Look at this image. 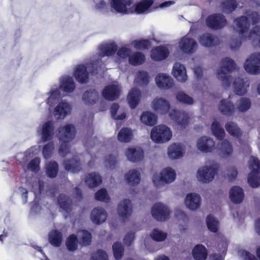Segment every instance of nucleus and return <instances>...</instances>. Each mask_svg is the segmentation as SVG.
<instances>
[{"mask_svg": "<svg viewBox=\"0 0 260 260\" xmlns=\"http://www.w3.org/2000/svg\"><path fill=\"white\" fill-rule=\"evenodd\" d=\"M259 20V15L252 11L248 12L246 16L234 20L233 26L239 34V41L235 45L234 41L231 42L232 48L236 49L240 46L242 42L246 41H250L254 47L260 48V26L249 29L250 23L254 24Z\"/></svg>", "mask_w": 260, "mask_h": 260, "instance_id": "1", "label": "nucleus"}, {"mask_svg": "<svg viewBox=\"0 0 260 260\" xmlns=\"http://www.w3.org/2000/svg\"><path fill=\"white\" fill-rule=\"evenodd\" d=\"M235 65L232 59L225 58L221 61L215 75L223 88L232 89L237 95H243L246 93L249 83L246 79L236 78L231 75Z\"/></svg>", "mask_w": 260, "mask_h": 260, "instance_id": "2", "label": "nucleus"}, {"mask_svg": "<svg viewBox=\"0 0 260 260\" xmlns=\"http://www.w3.org/2000/svg\"><path fill=\"white\" fill-rule=\"evenodd\" d=\"M152 109L157 113L165 115L168 113L170 118L176 121L181 128H185L190 122L188 114L170 108L168 101L164 98H155L151 102Z\"/></svg>", "mask_w": 260, "mask_h": 260, "instance_id": "3", "label": "nucleus"}, {"mask_svg": "<svg viewBox=\"0 0 260 260\" xmlns=\"http://www.w3.org/2000/svg\"><path fill=\"white\" fill-rule=\"evenodd\" d=\"M75 88V83L72 77L64 76L60 79V85L58 87L56 85H53L50 91L46 94V99L40 106L41 111L47 110L50 111L51 108L55 103L61 97L60 90L68 93L72 92Z\"/></svg>", "mask_w": 260, "mask_h": 260, "instance_id": "4", "label": "nucleus"}, {"mask_svg": "<svg viewBox=\"0 0 260 260\" xmlns=\"http://www.w3.org/2000/svg\"><path fill=\"white\" fill-rule=\"evenodd\" d=\"M153 0H141L134 4L133 0H112L111 7L117 12L129 14H147L151 12Z\"/></svg>", "mask_w": 260, "mask_h": 260, "instance_id": "5", "label": "nucleus"}, {"mask_svg": "<svg viewBox=\"0 0 260 260\" xmlns=\"http://www.w3.org/2000/svg\"><path fill=\"white\" fill-rule=\"evenodd\" d=\"M218 165L214 162H209L200 167L196 173L198 181L204 184L211 182L217 173Z\"/></svg>", "mask_w": 260, "mask_h": 260, "instance_id": "6", "label": "nucleus"}, {"mask_svg": "<svg viewBox=\"0 0 260 260\" xmlns=\"http://www.w3.org/2000/svg\"><path fill=\"white\" fill-rule=\"evenodd\" d=\"M172 136L171 128L165 124L155 126L150 131L151 140L157 144L166 143L171 140Z\"/></svg>", "mask_w": 260, "mask_h": 260, "instance_id": "7", "label": "nucleus"}, {"mask_svg": "<svg viewBox=\"0 0 260 260\" xmlns=\"http://www.w3.org/2000/svg\"><path fill=\"white\" fill-rule=\"evenodd\" d=\"M176 178L175 170L172 167H167L163 168L160 172L154 174L152 179L154 185L156 187L160 188L166 184L173 182Z\"/></svg>", "mask_w": 260, "mask_h": 260, "instance_id": "8", "label": "nucleus"}, {"mask_svg": "<svg viewBox=\"0 0 260 260\" xmlns=\"http://www.w3.org/2000/svg\"><path fill=\"white\" fill-rule=\"evenodd\" d=\"M75 128L72 124H67L59 129L60 145L59 148L60 155L64 156L69 151L68 142L75 136Z\"/></svg>", "mask_w": 260, "mask_h": 260, "instance_id": "9", "label": "nucleus"}, {"mask_svg": "<svg viewBox=\"0 0 260 260\" xmlns=\"http://www.w3.org/2000/svg\"><path fill=\"white\" fill-rule=\"evenodd\" d=\"M77 237L82 246H85L89 244L91 238L90 234L86 231H80L77 233V236L72 234L67 238L66 246L69 250L73 251L77 249L78 244Z\"/></svg>", "mask_w": 260, "mask_h": 260, "instance_id": "10", "label": "nucleus"}, {"mask_svg": "<svg viewBox=\"0 0 260 260\" xmlns=\"http://www.w3.org/2000/svg\"><path fill=\"white\" fill-rule=\"evenodd\" d=\"M248 166L250 170L248 177V182L250 186L257 187L260 186V161L253 156L250 157Z\"/></svg>", "mask_w": 260, "mask_h": 260, "instance_id": "11", "label": "nucleus"}, {"mask_svg": "<svg viewBox=\"0 0 260 260\" xmlns=\"http://www.w3.org/2000/svg\"><path fill=\"white\" fill-rule=\"evenodd\" d=\"M172 211L166 204L158 202L154 204L151 209L152 217L159 221H166L171 218Z\"/></svg>", "mask_w": 260, "mask_h": 260, "instance_id": "12", "label": "nucleus"}, {"mask_svg": "<svg viewBox=\"0 0 260 260\" xmlns=\"http://www.w3.org/2000/svg\"><path fill=\"white\" fill-rule=\"evenodd\" d=\"M243 67L251 75L260 74V52L251 54L245 60Z\"/></svg>", "mask_w": 260, "mask_h": 260, "instance_id": "13", "label": "nucleus"}, {"mask_svg": "<svg viewBox=\"0 0 260 260\" xmlns=\"http://www.w3.org/2000/svg\"><path fill=\"white\" fill-rule=\"evenodd\" d=\"M197 42L189 35H186L182 38L178 42V47L182 53L191 54L195 52L197 48Z\"/></svg>", "mask_w": 260, "mask_h": 260, "instance_id": "14", "label": "nucleus"}, {"mask_svg": "<svg viewBox=\"0 0 260 260\" xmlns=\"http://www.w3.org/2000/svg\"><path fill=\"white\" fill-rule=\"evenodd\" d=\"M185 154V147L180 143H173L168 146L167 154L171 160L181 159Z\"/></svg>", "mask_w": 260, "mask_h": 260, "instance_id": "15", "label": "nucleus"}, {"mask_svg": "<svg viewBox=\"0 0 260 260\" xmlns=\"http://www.w3.org/2000/svg\"><path fill=\"white\" fill-rule=\"evenodd\" d=\"M124 153L127 159L133 162L141 161L144 158L142 149L138 146H129L125 149Z\"/></svg>", "mask_w": 260, "mask_h": 260, "instance_id": "16", "label": "nucleus"}, {"mask_svg": "<svg viewBox=\"0 0 260 260\" xmlns=\"http://www.w3.org/2000/svg\"><path fill=\"white\" fill-rule=\"evenodd\" d=\"M202 203V198L200 194L191 192L187 193L184 200V204L186 208L191 211L198 210Z\"/></svg>", "mask_w": 260, "mask_h": 260, "instance_id": "17", "label": "nucleus"}, {"mask_svg": "<svg viewBox=\"0 0 260 260\" xmlns=\"http://www.w3.org/2000/svg\"><path fill=\"white\" fill-rule=\"evenodd\" d=\"M172 49V46L171 45L155 47L150 51V57L155 61L164 60L168 56Z\"/></svg>", "mask_w": 260, "mask_h": 260, "instance_id": "18", "label": "nucleus"}, {"mask_svg": "<svg viewBox=\"0 0 260 260\" xmlns=\"http://www.w3.org/2000/svg\"><path fill=\"white\" fill-rule=\"evenodd\" d=\"M120 92V87L118 82L115 81L106 86L103 90V96L109 101H113L118 98Z\"/></svg>", "mask_w": 260, "mask_h": 260, "instance_id": "19", "label": "nucleus"}, {"mask_svg": "<svg viewBox=\"0 0 260 260\" xmlns=\"http://www.w3.org/2000/svg\"><path fill=\"white\" fill-rule=\"evenodd\" d=\"M155 82L157 87L163 90L170 89L174 84L172 77L169 75L163 73H159L155 76Z\"/></svg>", "mask_w": 260, "mask_h": 260, "instance_id": "20", "label": "nucleus"}, {"mask_svg": "<svg viewBox=\"0 0 260 260\" xmlns=\"http://www.w3.org/2000/svg\"><path fill=\"white\" fill-rule=\"evenodd\" d=\"M93 68L92 64H79L74 69V76L76 80L80 83L87 82L88 79V73L87 70L90 71V68Z\"/></svg>", "mask_w": 260, "mask_h": 260, "instance_id": "21", "label": "nucleus"}, {"mask_svg": "<svg viewBox=\"0 0 260 260\" xmlns=\"http://www.w3.org/2000/svg\"><path fill=\"white\" fill-rule=\"evenodd\" d=\"M206 23L210 28L217 29L224 27L226 24V20L222 14H213L208 17Z\"/></svg>", "mask_w": 260, "mask_h": 260, "instance_id": "22", "label": "nucleus"}, {"mask_svg": "<svg viewBox=\"0 0 260 260\" xmlns=\"http://www.w3.org/2000/svg\"><path fill=\"white\" fill-rule=\"evenodd\" d=\"M172 75L180 83H184L188 79L187 71L184 64L179 62H176L174 64L172 72Z\"/></svg>", "mask_w": 260, "mask_h": 260, "instance_id": "23", "label": "nucleus"}, {"mask_svg": "<svg viewBox=\"0 0 260 260\" xmlns=\"http://www.w3.org/2000/svg\"><path fill=\"white\" fill-rule=\"evenodd\" d=\"M72 110V105L66 102H59L54 110V115L57 119H63L67 115L70 114Z\"/></svg>", "mask_w": 260, "mask_h": 260, "instance_id": "24", "label": "nucleus"}, {"mask_svg": "<svg viewBox=\"0 0 260 260\" xmlns=\"http://www.w3.org/2000/svg\"><path fill=\"white\" fill-rule=\"evenodd\" d=\"M53 129V122L48 121L41 125L38 127L37 132L39 135L42 136V140L47 141L52 139Z\"/></svg>", "mask_w": 260, "mask_h": 260, "instance_id": "25", "label": "nucleus"}, {"mask_svg": "<svg viewBox=\"0 0 260 260\" xmlns=\"http://www.w3.org/2000/svg\"><path fill=\"white\" fill-rule=\"evenodd\" d=\"M141 93L139 88L133 87L131 89L127 95V103L132 109H135L139 104Z\"/></svg>", "mask_w": 260, "mask_h": 260, "instance_id": "26", "label": "nucleus"}, {"mask_svg": "<svg viewBox=\"0 0 260 260\" xmlns=\"http://www.w3.org/2000/svg\"><path fill=\"white\" fill-rule=\"evenodd\" d=\"M229 197L230 201L233 203H241L244 198L243 189L239 186L232 187L229 192Z\"/></svg>", "mask_w": 260, "mask_h": 260, "instance_id": "27", "label": "nucleus"}, {"mask_svg": "<svg viewBox=\"0 0 260 260\" xmlns=\"http://www.w3.org/2000/svg\"><path fill=\"white\" fill-rule=\"evenodd\" d=\"M215 146V142L213 139L207 137H202L198 139L197 143L198 149L204 152L211 151Z\"/></svg>", "mask_w": 260, "mask_h": 260, "instance_id": "28", "label": "nucleus"}, {"mask_svg": "<svg viewBox=\"0 0 260 260\" xmlns=\"http://www.w3.org/2000/svg\"><path fill=\"white\" fill-rule=\"evenodd\" d=\"M191 255L194 260H206L208 255V249L203 244H197L192 249Z\"/></svg>", "mask_w": 260, "mask_h": 260, "instance_id": "29", "label": "nucleus"}, {"mask_svg": "<svg viewBox=\"0 0 260 260\" xmlns=\"http://www.w3.org/2000/svg\"><path fill=\"white\" fill-rule=\"evenodd\" d=\"M118 215L123 219L129 216L132 212V207L129 200H124L120 203L118 207Z\"/></svg>", "mask_w": 260, "mask_h": 260, "instance_id": "30", "label": "nucleus"}, {"mask_svg": "<svg viewBox=\"0 0 260 260\" xmlns=\"http://www.w3.org/2000/svg\"><path fill=\"white\" fill-rule=\"evenodd\" d=\"M107 218V214L104 209L101 208L94 209L91 213V220L96 224L104 222Z\"/></svg>", "mask_w": 260, "mask_h": 260, "instance_id": "31", "label": "nucleus"}, {"mask_svg": "<svg viewBox=\"0 0 260 260\" xmlns=\"http://www.w3.org/2000/svg\"><path fill=\"white\" fill-rule=\"evenodd\" d=\"M124 178L130 185H137L140 182V173L137 170H131L125 174Z\"/></svg>", "mask_w": 260, "mask_h": 260, "instance_id": "32", "label": "nucleus"}, {"mask_svg": "<svg viewBox=\"0 0 260 260\" xmlns=\"http://www.w3.org/2000/svg\"><path fill=\"white\" fill-rule=\"evenodd\" d=\"M140 120L145 125L152 126L156 123L157 117L152 112L147 111L142 112Z\"/></svg>", "mask_w": 260, "mask_h": 260, "instance_id": "33", "label": "nucleus"}, {"mask_svg": "<svg viewBox=\"0 0 260 260\" xmlns=\"http://www.w3.org/2000/svg\"><path fill=\"white\" fill-rule=\"evenodd\" d=\"M99 99V93L95 90L85 92L82 97L84 104L88 106L93 105L98 101Z\"/></svg>", "mask_w": 260, "mask_h": 260, "instance_id": "34", "label": "nucleus"}, {"mask_svg": "<svg viewBox=\"0 0 260 260\" xmlns=\"http://www.w3.org/2000/svg\"><path fill=\"white\" fill-rule=\"evenodd\" d=\"M48 240L52 246L59 247L62 241V235L56 230H52L48 234Z\"/></svg>", "mask_w": 260, "mask_h": 260, "instance_id": "35", "label": "nucleus"}, {"mask_svg": "<svg viewBox=\"0 0 260 260\" xmlns=\"http://www.w3.org/2000/svg\"><path fill=\"white\" fill-rule=\"evenodd\" d=\"M133 138V133L131 129L127 127L122 128L117 135V139L122 143H128Z\"/></svg>", "mask_w": 260, "mask_h": 260, "instance_id": "36", "label": "nucleus"}, {"mask_svg": "<svg viewBox=\"0 0 260 260\" xmlns=\"http://www.w3.org/2000/svg\"><path fill=\"white\" fill-rule=\"evenodd\" d=\"M211 130L212 134L216 139L221 140L224 138L225 132L217 120H214L212 122Z\"/></svg>", "mask_w": 260, "mask_h": 260, "instance_id": "37", "label": "nucleus"}, {"mask_svg": "<svg viewBox=\"0 0 260 260\" xmlns=\"http://www.w3.org/2000/svg\"><path fill=\"white\" fill-rule=\"evenodd\" d=\"M85 181L89 187H94L102 183L101 177L95 173H92L87 175Z\"/></svg>", "mask_w": 260, "mask_h": 260, "instance_id": "38", "label": "nucleus"}, {"mask_svg": "<svg viewBox=\"0 0 260 260\" xmlns=\"http://www.w3.org/2000/svg\"><path fill=\"white\" fill-rule=\"evenodd\" d=\"M219 109L225 115H231L235 111L234 106L230 100H222Z\"/></svg>", "mask_w": 260, "mask_h": 260, "instance_id": "39", "label": "nucleus"}, {"mask_svg": "<svg viewBox=\"0 0 260 260\" xmlns=\"http://www.w3.org/2000/svg\"><path fill=\"white\" fill-rule=\"evenodd\" d=\"M111 113L112 117L117 120H122L126 117L125 110L117 104H114L111 108Z\"/></svg>", "mask_w": 260, "mask_h": 260, "instance_id": "40", "label": "nucleus"}, {"mask_svg": "<svg viewBox=\"0 0 260 260\" xmlns=\"http://www.w3.org/2000/svg\"><path fill=\"white\" fill-rule=\"evenodd\" d=\"M206 224L208 229L211 232L216 233L219 230V222L213 215H209L207 216Z\"/></svg>", "mask_w": 260, "mask_h": 260, "instance_id": "41", "label": "nucleus"}, {"mask_svg": "<svg viewBox=\"0 0 260 260\" xmlns=\"http://www.w3.org/2000/svg\"><path fill=\"white\" fill-rule=\"evenodd\" d=\"M117 49V46L115 43L103 45L100 47V55L112 56L115 53Z\"/></svg>", "mask_w": 260, "mask_h": 260, "instance_id": "42", "label": "nucleus"}, {"mask_svg": "<svg viewBox=\"0 0 260 260\" xmlns=\"http://www.w3.org/2000/svg\"><path fill=\"white\" fill-rule=\"evenodd\" d=\"M220 154L223 157H230L233 152L232 144L227 140H224L221 144Z\"/></svg>", "mask_w": 260, "mask_h": 260, "instance_id": "43", "label": "nucleus"}, {"mask_svg": "<svg viewBox=\"0 0 260 260\" xmlns=\"http://www.w3.org/2000/svg\"><path fill=\"white\" fill-rule=\"evenodd\" d=\"M225 128L227 132L232 136L236 138H238L241 136L242 132L238 126V125L234 122H228L225 125Z\"/></svg>", "mask_w": 260, "mask_h": 260, "instance_id": "44", "label": "nucleus"}, {"mask_svg": "<svg viewBox=\"0 0 260 260\" xmlns=\"http://www.w3.org/2000/svg\"><path fill=\"white\" fill-rule=\"evenodd\" d=\"M149 76L147 72L140 71L136 74L134 83L136 86H142L149 82Z\"/></svg>", "mask_w": 260, "mask_h": 260, "instance_id": "45", "label": "nucleus"}, {"mask_svg": "<svg viewBox=\"0 0 260 260\" xmlns=\"http://www.w3.org/2000/svg\"><path fill=\"white\" fill-rule=\"evenodd\" d=\"M176 100L180 103L185 105H192L194 103L193 99L183 91H178L175 94Z\"/></svg>", "mask_w": 260, "mask_h": 260, "instance_id": "46", "label": "nucleus"}, {"mask_svg": "<svg viewBox=\"0 0 260 260\" xmlns=\"http://www.w3.org/2000/svg\"><path fill=\"white\" fill-rule=\"evenodd\" d=\"M128 60L132 65H140L144 62L145 56L141 52H136L129 56Z\"/></svg>", "mask_w": 260, "mask_h": 260, "instance_id": "47", "label": "nucleus"}, {"mask_svg": "<svg viewBox=\"0 0 260 260\" xmlns=\"http://www.w3.org/2000/svg\"><path fill=\"white\" fill-rule=\"evenodd\" d=\"M64 169L73 173L78 172L80 169L79 164L75 160H66L63 163Z\"/></svg>", "mask_w": 260, "mask_h": 260, "instance_id": "48", "label": "nucleus"}, {"mask_svg": "<svg viewBox=\"0 0 260 260\" xmlns=\"http://www.w3.org/2000/svg\"><path fill=\"white\" fill-rule=\"evenodd\" d=\"M131 50L129 48L123 47L119 49L117 52L118 60L116 61L117 62H121L124 61L127 57L131 56Z\"/></svg>", "mask_w": 260, "mask_h": 260, "instance_id": "49", "label": "nucleus"}, {"mask_svg": "<svg viewBox=\"0 0 260 260\" xmlns=\"http://www.w3.org/2000/svg\"><path fill=\"white\" fill-rule=\"evenodd\" d=\"M235 0H229L223 2L221 5V9L225 13H230L234 11L236 8Z\"/></svg>", "mask_w": 260, "mask_h": 260, "instance_id": "50", "label": "nucleus"}, {"mask_svg": "<svg viewBox=\"0 0 260 260\" xmlns=\"http://www.w3.org/2000/svg\"><path fill=\"white\" fill-rule=\"evenodd\" d=\"M132 45L136 49H147L150 47L151 42L148 40H135Z\"/></svg>", "mask_w": 260, "mask_h": 260, "instance_id": "51", "label": "nucleus"}, {"mask_svg": "<svg viewBox=\"0 0 260 260\" xmlns=\"http://www.w3.org/2000/svg\"><path fill=\"white\" fill-rule=\"evenodd\" d=\"M174 217L177 223L179 224L186 223L188 220L186 213L184 211L179 209L175 210Z\"/></svg>", "mask_w": 260, "mask_h": 260, "instance_id": "52", "label": "nucleus"}, {"mask_svg": "<svg viewBox=\"0 0 260 260\" xmlns=\"http://www.w3.org/2000/svg\"><path fill=\"white\" fill-rule=\"evenodd\" d=\"M237 109L240 112H245L251 106V103L248 99L241 98L237 104Z\"/></svg>", "mask_w": 260, "mask_h": 260, "instance_id": "53", "label": "nucleus"}, {"mask_svg": "<svg viewBox=\"0 0 260 260\" xmlns=\"http://www.w3.org/2000/svg\"><path fill=\"white\" fill-rule=\"evenodd\" d=\"M150 236L155 241H162L166 239L167 233L157 229H154L151 233Z\"/></svg>", "mask_w": 260, "mask_h": 260, "instance_id": "54", "label": "nucleus"}, {"mask_svg": "<svg viewBox=\"0 0 260 260\" xmlns=\"http://www.w3.org/2000/svg\"><path fill=\"white\" fill-rule=\"evenodd\" d=\"M58 172V165L55 162H51L46 166V173L50 177H55Z\"/></svg>", "mask_w": 260, "mask_h": 260, "instance_id": "55", "label": "nucleus"}, {"mask_svg": "<svg viewBox=\"0 0 260 260\" xmlns=\"http://www.w3.org/2000/svg\"><path fill=\"white\" fill-rule=\"evenodd\" d=\"M58 204L60 208L67 212H68L70 209V201L64 195L61 194L59 197Z\"/></svg>", "mask_w": 260, "mask_h": 260, "instance_id": "56", "label": "nucleus"}, {"mask_svg": "<svg viewBox=\"0 0 260 260\" xmlns=\"http://www.w3.org/2000/svg\"><path fill=\"white\" fill-rule=\"evenodd\" d=\"M113 252L116 259H119L121 258L123 254V248L120 243L116 242L113 244Z\"/></svg>", "mask_w": 260, "mask_h": 260, "instance_id": "57", "label": "nucleus"}, {"mask_svg": "<svg viewBox=\"0 0 260 260\" xmlns=\"http://www.w3.org/2000/svg\"><path fill=\"white\" fill-rule=\"evenodd\" d=\"M96 200L100 201L108 202L110 198L105 189H101L98 191L95 194Z\"/></svg>", "mask_w": 260, "mask_h": 260, "instance_id": "58", "label": "nucleus"}, {"mask_svg": "<svg viewBox=\"0 0 260 260\" xmlns=\"http://www.w3.org/2000/svg\"><path fill=\"white\" fill-rule=\"evenodd\" d=\"M200 44L204 46H210L213 42V39L209 34H205L201 36L199 39Z\"/></svg>", "mask_w": 260, "mask_h": 260, "instance_id": "59", "label": "nucleus"}, {"mask_svg": "<svg viewBox=\"0 0 260 260\" xmlns=\"http://www.w3.org/2000/svg\"><path fill=\"white\" fill-rule=\"evenodd\" d=\"M107 7V2L105 0H99L95 3L94 9L96 11L104 12L106 10Z\"/></svg>", "mask_w": 260, "mask_h": 260, "instance_id": "60", "label": "nucleus"}, {"mask_svg": "<svg viewBox=\"0 0 260 260\" xmlns=\"http://www.w3.org/2000/svg\"><path fill=\"white\" fill-rule=\"evenodd\" d=\"M53 150V144L52 143H49L43 148V154L45 158H49L52 154Z\"/></svg>", "mask_w": 260, "mask_h": 260, "instance_id": "61", "label": "nucleus"}, {"mask_svg": "<svg viewBox=\"0 0 260 260\" xmlns=\"http://www.w3.org/2000/svg\"><path fill=\"white\" fill-rule=\"evenodd\" d=\"M40 147L34 146L27 149L24 153L26 159L34 155L38 154L40 152Z\"/></svg>", "mask_w": 260, "mask_h": 260, "instance_id": "62", "label": "nucleus"}, {"mask_svg": "<svg viewBox=\"0 0 260 260\" xmlns=\"http://www.w3.org/2000/svg\"><path fill=\"white\" fill-rule=\"evenodd\" d=\"M40 160L39 158H35L32 160L28 165V169L30 171L36 172L39 170V164Z\"/></svg>", "mask_w": 260, "mask_h": 260, "instance_id": "63", "label": "nucleus"}, {"mask_svg": "<svg viewBox=\"0 0 260 260\" xmlns=\"http://www.w3.org/2000/svg\"><path fill=\"white\" fill-rule=\"evenodd\" d=\"M90 260H108V255L104 251L100 250L92 255Z\"/></svg>", "mask_w": 260, "mask_h": 260, "instance_id": "64", "label": "nucleus"}]
</instances>
